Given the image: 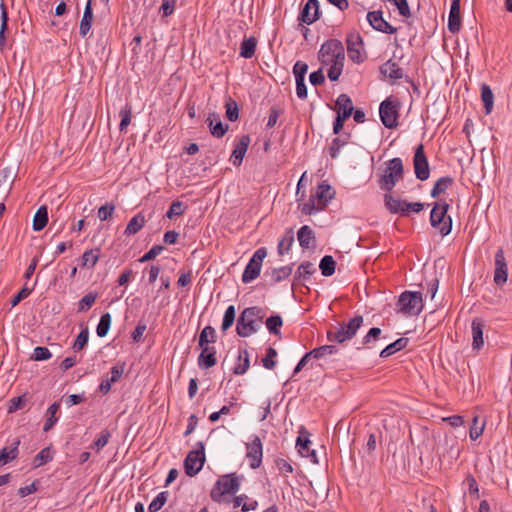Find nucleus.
Listing matches in <instances>:
<instances>
[{
	"label": "nucleus",
	"mask_w": 512,
	"mask_h": 512,
	"mask_svg": "<svg viewBox=\"0 0 512 512\" xmlns=\"http://www.w3.org/2000/svg\"><path fill=\"white\" fill-rule=\"evenodd\" d=\"M265 316L266 312L261 307L245 308L237 319L236 332L238 336L246 338L256 333L261 328Z\"/></svg>",
	"instance_id": "nucleus-1"
},
{
	"label": "nucleus",
	"mask_w": 512,
	"mask_h": 512,
	"mask_svg": "<svg viewBox=\"0 0 512 512\" xmlns=\"http://www.w3.org/2000/svg\"><path fill=\"white\" fill-rule=\"evenodd\" d=\"M364 318L362 315H356L351 318L347 323H341L339 327H331L327 331V339L330 342L344 343L351 340L363 325Z\"/></svg>",
	"instance_id": "nucleus-2"
},
{
	"label": "nucleus",
	"mask_w": 512,
	"mask_h": 512,
	"mask_svg": "<svg viewBox=\"0 0 512 512\" xmlns=\"http://www.w3.org/2000/svg\"><path fill=\"white\" fill-rule=\"evenodd\" d=\"M240 488L239 478L235 473L221 476L210 492L211 499L216 503H221L226 494H236Z\"/></svg>",
	"instance_id": "nucleus-3"
},
{
	"label": "nucleus",
	"mask_w": 512,
	"mask_h": 512,
	"mask_svg": "<svg viewBox=\"0 0 512 512\" xmlns=\"http://www.w3.org/2000/svg\"><path fill=\"white\" fill-rule=\"evenodd\" d=\"M404 175V167L401 158H393L387 162L385 173L379 179L380 188L390 193Z\"/></svg>",
	"instance_id": "nucleus-4"
},
{
	"label": "nucleus",
	"mask_w": 512,
	"mask_h": 512,
	"mask_svg": "<svg viewBox=\"0 0 512 512\" xmlns=\"http://www.w3.org/2000/svg\"><path fill=\"white\" fill-rule=\"evenodd\" d=\"M321 64L328 66L336 61H344L345 53L342 43L337 39H330L323 43L318 53Z\"/></svg>",
	"instance_id": "nucleus-5"
},
{
	"label": "nucleus",
	"mask_w": 512,
	"mask_h": 512,
	"mask_svg": "<svg viewBox=\"0 0 512 512\" xmlns=\"http://www.w3.org/2000/svg\"><path fill=\"white\" fill-rule=\"evenodd\" d=\"M398 311L405 315H419L423 310L421 292H403L397 302Z\"/></svg>",
	"instance_id": "nucleus-6"
},
{
	"label": "nucleus",
	"mask_w": 512,
	"mask_h": 512,
	"mask_svg": "<svg viewBox=\"0 0 512 512\" xmlns=\"http://www.w3.org/2000/svg\"><path fill=\"white\" fill-rule=\"evenodd\" d=\"M449 209V204L446 202L435 203L430 213V223L434 228H438L442 236H447L452 229L451 217H447L446 214Z\"/></svg>",
	"instance_id": "nucleus-7"
},
{
	"label": "nucleus",
	"mask_w": 512,
	"mask_h": 512,
	"mask_svg": "<svg viewBox=\"0 0 512 512\" xmlns=\"http://www.w3.org/2000/svg\"><path fill=\"white\" fill-rule=\"evenodd\" d=\"M400 102L392 100L391 98L385 99L379 107V114L383 125L388 129H394L398 126Z\"/></svg>",
	"instance_id": "nucleus-8"
},
{
	"label": "nucleus",
	"mask_w": 512,
	"mask_h": 512,
	"mask_svg": "<svg viewBox=\"0 0 512 512\" xmlns=\"http://www.w3.org/2000/svg\"><path fill=\"white\" fill-rule=\"evenodd\" d=\"M197 448L190 451L184 460L185 473L193 477L197 475L205 463V446L203 442H197Z\"/></svg>",
	"instance_id": "nucleus-9"
},
{
	"label": "nucleus",
	"mask_w": 512,
	"mask_h": 512,
	"mask_svg": "<svg viewBox=\"0 0 512 512\" xmlns=\"http://www.w3.org/2000/svg\"><path fill=\"white\" fill-rule=\"evenodd\" d=\"M310 436V432L304 426H300L295 448L302 457L309 458L312 463L317 464V454L316 451L311 448L312 442Z\"/></svg>",
	"instance_id": "nucleus-10"
},
{
	"label": "nucleus",
	"mask_w": 512,
	"mask_h": 512,
	"mask_svg": "<svg viewBox=\"0 0 512 512\" xmlns=\"http://www.w3.org/2000/svg\"><path fill=\"white\" fill-rule=\"evenodd\" d=\"M414 172L417 179L425 181L430 176V167L427 156L425 154L424 145L419 144L413 157Z\"/></svg>",
	"instance_id": "nucleus-11"
},
{
	"label": "nucleus",
	"mask_w": 512,
	"mask_h": 512,
	"mask_svg": "<svg viewBox=\"0 0 512 512\" xmlns=\"http://www.w3.org/2000/svg\"><path fill=\"white\" fill-rule=\"evenodd\" d=\"M316 272V268L314 264L311 262H304L302 263L293 278L292 281V291L294 292L295 289L299 288H305L306 290H309V288L306 286V281L309 280L310 276Z\"/></svg>",
	"instance_id": "nucleus-12"
},
{
	"label": "nucleus",
	"mask_w": 512,
	"mask_h": 512,
	"mask_svg": "<svg viewBox=\"0 0 512 512\" xmlns=\"http://www.w3.org/2000/svg\"><path fill=\"white\" fill-rule=\"evenodd\" d=\"M320 18L318 0H308L301 9L298 21L300 24L311 25Z\"/></svg>",
	"instance_id": "nucleus-13"
},
{
	"label": "nucleus",
	"mask_w": 512,
	"mask_h": 512,
	"mask_svg": "<svg viewBox=\"0 0 512 512\" xmlns=\"http://www.w3.org/2000/svg\"><path fill=\"white\" fill-rule=\"evenodd\" d=\"M246 457L250 462V467L256 469L262 463V443L259 437L255 436L253 440L246 444Z\"/></svg>",
	"instance_id": "nucleus-14"
},
{
	"label": "nucleus",
	"mask_w": 512,
	"mask_h": 512,
	"mask_svg": "<svg viewBox=\"0 0 512 512\" xmlns=\"http://www.w3.org/2000/svg\"><path fill=\"white\" fill-rule=\"evenodd\" d=\"M507 278L508 272L504 251L502 248H499L495 254L494 282L497 285L502 286L507 282Z\"/></svg>",
	"instance_id": "nucleus-15"
},
{
	"label": "nucleus",
	"mask_w": 512,
	"mask_h": 512,
	"mask_svg": "<svg viewBox=\"0 0 512 512\" xmlns=\"http://www.w3.org/2000/svg\"><path fill=\"white\" fill-rule=\"evenodd\" d=\"M369 24L377 31L394 34L397 29L383 18L382 11H372L367 14Z\"/></svg>",
	"instance_id": "nucleus-16"
},
{
	"label": "nucleus",
	"mask_w": 512,
	"mask_h": 512,
	"mask_svg": "<svg viewBox=\"0 0 512 512\" xmlns=\"http://www.w3.org/2000/svg\"><path fill=\"white\" fill-rule=\"evenodd\" d=\"M485 328V321L482 318L476 317L471 323L472 332V348L479 351L484 346L483 332Z\"/></svg>",
	"instance_id": "nucleus-17"
},
{
	"label": "nucleus",
	"mask_w": 512,
	"mask_h": 512,
	"mask_svg": "<svg viewBox=\"0 0 512 512\" xmlns=\"http://www.w3.org/2000/svg\"><path fill=\"white\" fill-rule=\"evenodd\" d=\"M210 133L215 138H222L229 129L228 124H224L219 114L212 112L206 119Z\"/></svg>",
	"instance_id": "nucleus-18"
},
{
	"label": "nucleus",
	"mask_w": 512,
	"mask_h": 512,
	"mask_svg": "<svg viewBox=\"0 0 512 512\" xmlns=\"http://www.w3.org/2000/svg\"><path fill=\"white\" fill-rule=\"evenodd\" d=\"M379 70L385 78H389L393 82L404 77L403 69L397 62L393 61L392 59H389L384 64H382Z\"/></svg>",
	"instance_id": "nucleus-19"
},
{
	"label": "nucleus",
	"mask_w": 512,
	"mask_h": 512,
	"mask_svg": "<svg viewBox=\"0 0 512 512\" xmlns=\"http://www.w3.org/2000/svg\"><path fill=\"white\" fill-rule=\"evenodd\" d=\"M461 16H460V0H452L449 17H448V30L455 34L460 31Z\"/></svg>",
	"instance_id": "nucleus-20"
},
{
	"label": "nucleus",
	"mask_w": 512,
	"mask_h": 512,
	"mask_svg": "<svg viewBox=\"0 0 512 512\" xmlns=\"http://www.w3.org/2000/svg\"><path fill=\"white\" fill-rule=\"evenodd\" d=\"M201 353L198 357V365L203 369H209L216 365V348L214 346L200 347Z\"/></svg>",
	"instance_id": "nucleus-21"
},
{
	"label": "nucleus",
	"mask_w": 512,
	"mask_h": 512,
	"mask_svg": "<svg viewBox=\"0 0 512 512\" xmlns=\"http://www.w3.org/2000/svg\"><path fill=\"white\" fill-rule=\"evenodd\" d=\"M250 144V137L243 135L236 144L230 160L234 166H240Z\"/></svg>",
	"instance_id": "nucleus-22"
},
{
	"label": "nucleus",
	"mask_w": 512,
	"mask_h": 512,
	"mask_svg": "<svg viewBox=\"0 0 512 512\" xmlns=\"http://www.w3.org/2000/svg\"><path fill=\"white\" fill-rule=\"evenodd\" d=\"M384 205L392 214L406 215L408 213L407 201L395 198L390 193L384 195Z\"/></svg>",
	"instance_id": "nucleus-23"
},
{
	"label": "nucleus",
	"mask_w": 512,
	"mask_h": 512,
	"mask_svg": "<svg viewBox=\"0 0 512 512\" xmlns=\"http://www.w3.org/2000/svg\"><path fill=\"white\" fill-rule=\"evenodd\" d=\"M93 19H94V15H93V8H92V0H88V2L85 5L83 17L81 19L80 27H79V34L81 37L84 38L89 33V31L92 27Z\"/></svg>",
	"instance_id": "nucleus-24"
},
{
	"label": "nucleus",
	"mask_w": 512,
	"mask_h": 512,
	"mask_svg": "<svg viewBox=\"0 0 512 512\" xmlns=\"http://www.w3.org/2000/svg\"><path fill=\"white\" fill-rule=\"evenodd\" d=\"M19 444H20V440L16 439L15 441L12 442L11 446L4 447V448L0 449V464L1 465H5L17 458L18 452H19V450H18Z\"/></svg>",
	"instance_id": "nucleus-25"
},
{
	"label": "nucleus",
	"mask_w": 512,
	"mask_h": 512,
	"mask_svg": "<svg viewBox=\"0 0 512 512\" xmlns=\"http://www.w3.org/2000/svg\"><path fill=\"white\" fill-rule=\"evenodd\" d=\"M298 241L301 247L303 248H310L315 246V236L313 230L307 226H302L298 233Z\"/></svg>",
	"instance_id": "nucleus-26"
},
{
	"label": "nucleus",
	"mask_w": 512,
	"mask_h": 512,
	"mask_svg": "<svg viewBox=\"0 0 512 512\" xmlns=\"http://www.w3.org/2000/svg\"><path fill=\"white\" fill-rule=\"evenodd\" d=\"M146 219L143 213L139 212L134 217L130 219L128 222L124 234L127 236L135 235L138 233L145 225Z\"/></svg>",
	"instance_id": "nucleus-27"
},
{
	"label": "nucleus",
	"mask_w": 512,
	"mask_h": 512,
	"mask_svg": "<svg viewBox=\"0 0 512 512\" xmlns=\"http://www.w3.org/2000/svg\"><path fill=\"white\" fill-rule=\"evenodd\" d=\"M408 343H409L408 338L401 337V338L397 339L396 341H394L393 343H390L389 345H387L384 349H382L379 356L381 358H387V357L393 355L394 353L406 348Z\"/></svg>",
	"instance_id": "nucleus-28"
},
{
	"label": "nucleus",
	"mask_w": 512,
	"mask_h": 512,
	"mask_svg": "<svg viewBox=\"0 0 512 512\" xmlns=\"http://www.w3.org/2000/svg\"><path fill=\"white\" fill-rule=\"evenodd\" d=\"M0 9H1V15H0V20H1V26H0V50H3V48L5 47V44H6V31L8 29V21H9V17H8V9H7V6L4 2V0L1 1L0 3Z\"/></svg>",
	"instance_id": "nucleus-29"
},
{
	"label": "nucleus",
	"mask_w": 512,
	"mask_h": 512,
	"mask_svg": "<svg viewBox=\"0 0 512 512\" xmlns=\"http://www.w3.org/2000/svg\"><path fill=\"white\" fill-rule=\"evenodd\" d=\"M257 39L254 36H250L249 38H244L240 45V56L246 59H250L254 56Z\"/></svg>",
	"instance_id": "nucleus-30"
},
{
	"label": "nucleus",
	"mask_w": 512,
	"mask_h": 512,
	"mask_svg": "<svg viewBox=\"0 0 512 512\" xmlns=\"http://www.w3.org/2000/svg\"><path fill=\"white\" fill-rule=\"evenodd\" d=\"M48 223V209L45 205L40 206L33 218V230L41 231Z\"/></svg>",
	"instance_id": "nucleus-31"
},
{
	"label": "nucleus",
	"mask_w": 512,
	"mask_h": 512,
	"mask_svg": "<svg viewBox=\"0 0 512 512\" xmlns=\"http://www.w3.org/2000/svg\"><path fill=\"white\" fill-rule=\"evenodd\" d=\"M60 409V403L59 402H54L53 404H51L47 411H46V421H45V424L43 426V431L44 432H48L49 430H51L54 425L56 424V422L58 421V417L56 416L57 412L59 411Z\"/></svg>",
	"instance_id": "nucleus-32"
},
{
	"label": "nucleus",
	"mask_w": 512,
	"mask_h": 512,
	"mask_svg": "<svg viewBox=\"0 0 512 512\" xmlns=\"http://www.w3.org/2000/svg\"><path fill=\"white\" fill-rule=\"evenodd\" d=\"M334 192L332 188L327 184H320L318 186V190L316 192V197L318 200V205L320 208H325L328 202L333 198Z\"/></svg>",
	"instance_id": "nucleus-33"
},
{
	"label": "nucleus",
	"mask_w": 512,
	"mask_h": 512,
	"mask_svg": "<svg viewBox=\"0 0 512 512\" xmlns=\"http://www.w3.org/2000/svg\"><path fill=\"white\" fill-rule=\"evenodd\" d=\"M382 330L378 327H372L361 340V347L358 349H370L372 344L381 339Z\"/></svg>",
	"instance_id": "nucleus-34"
},
{
	"label": "nucleus",
	"mask_w": 512,
	"mask_h": 512,
	"mask_svg": "<svg viewBox=\"0 0 512 512\" xmlns=\"http://www.w3.org/2000/svg\"><path fill=\"white\" fill-rule=\"evenodd\" d=\"M217 335L215 329L208 325L204 327L200 334L198 344L199 347L209 346L210 344H214L216 342Z\"/></svg>",
	"instance_id": "nucleus-35"
},
{
	"label": "nucleus",
	"mask_w": 512,
	"mask_h": 512,
	"mask_svg": "<svg viewBox=\"0 0 512 512\" xmlns=\"http://www.w3.org/2000/svg\"><path fill=\"white\" fill-rule=\"evenodd\" d=\"M238 363L235 365L233 369V373L235 375H243L249 368L250 361L249 355L246 349H239L238 351Z\"/></svg>",
	"instance_id": "nucleus-36"
},
{
	"label": "nucleus",
	"mask_w": 512,
	"mask_h": 512,
	"mask_svg": "<svg viewBox=\"0 0 512 512\" xmlns=\"http://www.w3.org/2000/svg\"><path fill=\"white\" fill-rule=\"evenodd\" d=\"M453 184L454 179L450 176H444L439 178L431 190V196L433 198L438 197L440 194L444 193L448 188H450Z\"/></svg>",
	"instance_id": "nucleus-37"
},
{
	"label": "nucleus",
	"mask_w": 512,
	"mask_h": 512,
	"mask_svg": "<svg viewBox=\"0 0 512 512\" xmlns=\"http://www.w3.org/2000/svg\"><path fill=\"white\" fill-rule=\"evenodd\" d=\"M15 177H16V174L11 167H4V168L0 169V187L1 186L7 187L8 190H7L6 197L9 195V193L12 189Z\"/></svg>",
	"instance_id": "nucleus-38"
},
{
	"label": "nucleus",
	"mask_w": 512,
	"mask_h": 512,
	"mask_svg": "<svg viewBox=\"0 0 512 512\" xmlns=\"http://www.w3.org/2000/svg\"><path fill=\"white\" fill-rule=\"evenodd\" d=\"M335 110L352 115L354 107L350 96L340 94L335 102Z\"/></svg>",
	"instance_id": "nucleus-39"
},
{
	"label": "nucleus",
	"mask_w": 512,
	"mask_h": 512,
	"mask_svg": "<svg viewBox=\"0 0 512 512\" xmlns=\"http://www.w3.org/2000/svg\"><path fill=\"white\" fill-rule=\"evenodd\" d=\"M481 99L485 108V113L490 114L493 110L494 95L491 88L487 84L481 86Z\"/></svg>",
	"instance_id": "nucleus-40"
},
{
	"label": "nucleus",
	"mask_w": 512,
	"mask_h": 512,
	"mask_svg": "<svg viewBox=\"0 0 512 512\" xmlns=\"http://www.w3.org/2000/svg\"><path fill=\"white\" fill-rule=\"evenodd\" d=\"M319 268L323 276H332L335 273L336 262L331 255H325L320 261Z\"/></svg>",
	"instance_id": "nucleus-41"
},
{
	"label": "nucleus",
	"mask_w": 512,
	"mask_h": 512,
	"mask_svg": "<svg viewBox=\"0 0 512 512\" xmlns=\"http://www.w3.org/2000/svg\"><path fill=\"white\" fill-rule=\"evenodd\" d=\"M261 271V267L254 262L249 261L247 264L243 274H242V281L243 283H249L256 279Z\"/></svg>",
	"instance_id": "nucleus-42"
},
{
	"label": "nucleus",
	"mask_w": 512,
	"mask_h": 512,
	"mask_svg": "<svg viewBox=\"0 0 512 512\" xmlns=\"http://www.w3.org/2000/svg\"><path fill=\"white\" fill-rule=\"evenodd\" d=\"M225 115L226 118L231 121L235 122L239 118V108L237 105V102L229 97L225 102Z\"/></svg>",
	"instance_id": "nucleus-43"
},
{
	"label": "nucleus",
	"mask_w": 512,
	"mask_h": 512,
	"mask_svg": "<svg viewBox=\"0 0 512 512\" xmlns=\"http://www.w3.org/2000/svg\"><path fill=\"white\" fill-rule=\"evenodd\" d=\"M112 317L110 313H104L100 317V321L96 328V333L99 337H105L110 329Z\"/></svg>",
	"instance_id": "nucleus-44"
},
{
	"label": "nucleus",
	"mask_w": 512,
	"mask_h": 512,
	"mask_svg": "<svg viewBox=\"0 0 512 512\" xmlns=\"http://www.w3.org/2000/svg\"><path fill=\"white\" fill-rule=\"evenodd\" d=\"M236 318V309L233 305H230L225 310L222 324H221V330L222 332H226L234 323Z\"/></svg>",
	"instance_id": "nucleus-45"
},
{
	"label": "nucleus",
	"mask_w": 512,
	"mask_h": 512,
	"mask_svg": "<svg viewBox=\"0 0 512 512\" xmlns=\"http://www.w3.org/2000/svg\"><path fill=\"white\" fill-rule=\"evenodd\" d=\"M266 327L271 334H280V328L283 325V320L279 315H272L265 321Z\"/></svg>",
	"instance_id": "nucleus-46"
},
{
	"label": "nucleus",
	"mask_w": 512,
	"mask_h": 512,
	"mask_svg": "<svg viewBox=\"0 0 512 512\" xmlns=\"http://www.w3.org/2000/svg\"><path fill=\"white\" fill-rule=\"evenodd\" d=\"M338 352V348L335 345H323L314 348L310 351V355H313L314 359H320L326 355H332Z\"/></svg>",
	"instance_id": "nucleus-47"
},
{
	"label": "nucleus",
	"mask_w": 512,
	"mask_h": 512,
	"mask_svg": "<svg viewBox=\"0 0 512 512\" xmlns=\"http://www.w3.org/2000/svg\"><path fill=\"white\" fill-rule=\"evenodd\" d=\"M168 492L163 491L160 492L155 499L149 504L148 511L149 512H157L159 511L167 502L168 500Z\"/></svg>",
	"instance_id": "nucleus-48"
},
{
	"label": "nucleus",
	"mask_w": 512,
	"mask_h": 512,
	"mask_svg": "<svg viewBox=\"0 0 512 512\" xmlns=\"http://www.w3.org/2000/svg\"><path fill=\"white\" fill-rule=\"evenodd\" d=\"M119 115L121 117L119 129L121 132H123L127 129L131 122L132 107L129 104H126L125 107L120 110Z\"/></svg>",
	"instance_id": "nucleus-49"
},
{
	"label": "nucleus",
	"mask_w": 512,
	"mask_h": 512,
	"mask_svg": "<svg viewBox=\"0 0 512 512\" xmlns=\"http://www.w3.org/2000/svg\"><path fill=\"white\" fill-rule=\"evenodd\" d=\"M52 454L50 452V448H43L35 457H34V467H40L52 460Z\"/></svg>",
	"instance_id": "nucleus-50"
},
{
	"label": "nucleus",
	"mask_w": 512,
	"mask_h": 512,
	"mask_svg": "<svg viewBox=\"0 0 512 512\" xmlns=\"http://www.w3.org/2000/svg\"><path fill=\"white\" fill-rule=\"evenodd\" d=\"M89 339V330L88 327H84L80 333L78 334L77 338L74 341L73 349L75 351L82 350L88 343Z\"/></svg>",
	"instance_id": "nucleus-51"
},
{
	"label": "nucleus",
	"mask_w": 512,
	"mask_h": 512,
	"mask_svg": "<svg viewBox=\"0 0 512 512\" xmlns=\"http://www.w3.org/2000/svg\"><path fill=\"white\" fill-rule=\"evenodd\" d=\"M185 205L183 202L176 200L173 201L166 213V217L169 219H173L175 216H180L185 212Z\"/></svg>",
	"instance_id": "nucleus-52"
},
{
	"label": "nucleus",
	"mask_w": 512,
	"mask_h": 512,
	"mask_svg": "<svg viewBox=\"0 0 512 512\" xmlns=\"http://www.w3.org/2000/svg\"><path fill=\"white\" fill-rule=\"evenodd\" d=\"M330 68L328 69L327 76L331 81H337L342 74L344 61H336L335 63L329 64Z\"/></svg>",
	"instance_id": "nucleus-53"
},
{
	"label": "nucleus",
	"mask_w": 512,
	"mask_h": 512,
	"mask_svg": "<svg viewBox=\"0 0 512 512\" xmlns=\"http://www.w3.org/2000/svg\"><path fill=\"white\" fill-rule=\"evenodd\" d=\"M97 299L96 293L86 294L78 303V312L88 311Z\"/></svg>",
	"instance_id": "nucleus-54"
},
{
	"label": "nucleus",
	"mask_w": 512,
	"mask_h": 512,
	"mask_svg": "<svg viewBox=\"0 0 512 512\" xmlns=\"http://www.w3.org/2000/svg\"><path fill=\"white\" fill-rule=\"evenodd\" d=\"M346 42H347L348 52L350 54L353 53V52H356L357 53V57L359 58V50L356 49L355 47H356V45H361L363 43L360 34H358V33L349 34L347 36Z\"/></svg>",
	"instance_id": "nucleus-55"
},
{
	"label": "nucleus",
	"mask_w": 512,
	"mask_h": 512,
	"mask_svg": "<svg viewBox=\"0 0 512 512\" xmlns=\"http://www.w3.org/2000/svg\"><path fill=\"white\" fill-rule=\"evenodd\" d=\"M99 259V254L94 250L85 251L82 255V266L93 268Z\"/></svg>",
	"instance_id": "nucleus-56"
},
{
	"label": "nucleus",
	"mask_w": 512,
	"mask_h": 512,
	"mask_svg": "<svg viewBox=\"0 0 512 512\" xmlns=\"http://www.w3.org/2000/svg\"><path fill=\"white\" fill-rule=\"evenodd\" d=\"M27 399L25 395L13 397L8 406V413H14L17 410L23 409L26 406Z\"/></svg>",
	"instance_id": "nucleus-57"
},
{
	"label": "nucleus",
	"mask_w": 512,
	"mask_h": 512,
	"mask_svg": "<svg viewBox=\"0 0 512 512\" xmlns=\"http://www.w3.org/2000/svg\"><path fill=\"white\" fill-rule=\"evenodd\" d=\"M115 205L113 203H105L98 209V217L101 221H106L113 216L115 211Z\"/></svg>",
	"instance_id": "nucleus-58"
},
{
	"label": "nucleus",
	"mask_w": 512,
	"mask_h": 512,
	"mask_svg": "<svg viewBox=\"0 0 512 512\" xmlns=\"http://www.w3.org/2000/svg\"><path fill=\"white\" fill-rule=\"evenodd\" d=\"M51 357H52V354L49 351V349L47 347H43V346H37L34 349V352L31 356V358L35 361H44V360L50 359Z\"/></svg>",
	"instance_id": "nucleus-59"
},
{
	"label": "nucleus",
	"mask_w": 512,
	"mask_h": 512,
	"mask_svg": "<svg viewBox=\"0 0 512 512\" xmlns=\"http://www.w3.org/2000/svg\"><path fill=\"white\" fill-rule=\"evenodd\" d=\"M347 141L345 139H341L340 137H336L332 140V143L328 149L329 155L331 158H336L340 152V149L346 145Z\"/></svg>",
	"instance_id": "nucleus-60"
},
{
	"label": "nucleus",
	"mask_w": 512,
	"mask_h": 512,
	"mask_svg": "<svg viewBox=\"0 0 512 512\" xmlns=\"http://www.w3.org/2000/svg\"><path fill=\"white\" fill-rule=\"evenodd\" d=\"M111 437V433L109 430L104 429L101 431L100 436L94 441L93 448H95L97 451H100L102 448H104L107 443L109 442V439Z\"/></svg>",
	"instance_id": "nucleus-61"
},
{
	"label": "nucleus",
	"mask_w": 512,
	"mask_h": 512,
	"mask_svg": "<svg viewBox=\"0 0 512 512\" xmlns=\"http://www.w3.org/2000/svg\"><path fill=\"white\" fill-rule=\"evenodd\" d=\"M125 368H126L125 362H122V361L117 362L110 370L111 382L116 383L117 381H119V379L121 378V376L124 373Z\"/></svg>",
	"instance_id": "nucleus-62"
},
{
	"label": "nucleus",
	"mask_w": 512,
	"mask_h": 512,
	"mask_svg": "<svg viewBox=\"0 0 512 512\" xmlns=\"http://www.w3.org/2000/svg\"><path fill=\"white\" fill-rule=\"evenodd\" d=\"M276 356H277L276 350L274 348H272V347H269L266 350V355H265V357L262 360L263 366L266 369H273L275 367V365H276V362L274 361V358Z\"/></svg>",
	"instance_id": "nucleus-63"
},
{
	"label": "nucleus",
	"mask_w": 512,
	"mask_h": 512,
	"mask_svg": "<svg viewBox=\"0 0 512 512\" xmlns=\"http://www.w3.org/2000/svg\"><path fill=\"white\" fill-rule=\"evenodd\" d=\"M307 70H308V65L305 62L297 61L293 67V74L295 76V80H300V79L305 80V75L307 73Z\"/></svg>",
	"instance_id": "nucleus-64"
}]
</instances>
